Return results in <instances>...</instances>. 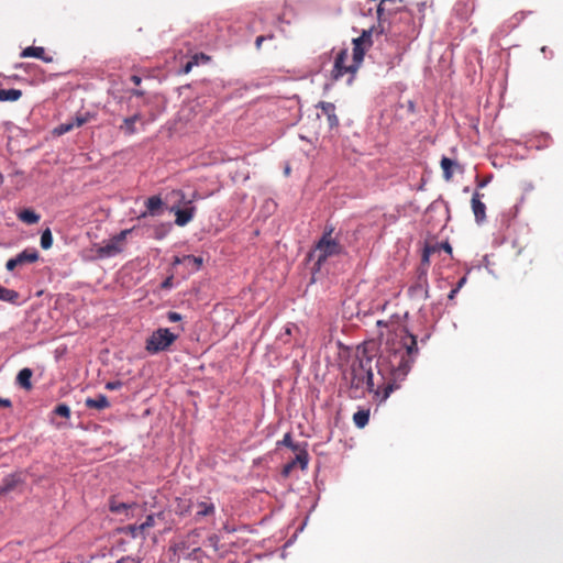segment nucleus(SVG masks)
Returning a JSON list of instances; mask_svg holds the SVG:
<instances>
[{
    "label": "nucleus",
    "instance_id": "f257e3e1",
    "mask_svg": "<svg viewBox=\"0 0 563 563\" xmlns=\"http://www.w3.org/2000/svg\"><path fill=\"white\" fill-rule=\"evenodd\" d=\"M417 340L413 335H407L401 342V347L393 351L387 357L379 358L377 362L378 372L384 375L386 371L390 372L391 379L383 389L380 400H386L395 388L397 382L402 380L410 371L413 362L412 355L417 353Z\"/></svg>",
    "mask_w": 563,
    "mask_h": 563
},
{
    "label": "nucleus",
    "instance_id": "f03ea898",
    "mask_svg": "<svg viewBox=\"0 0 563 563\" xmlns=\"http://www.w3.org/2000/svg\"><path fill=\"white\" fill-rule=\"evenodd\" d=\"M344 378L349 383L347 394L352 399H360L366 391H374L373 357L363 351L352 362Z\"/></svg>",
    "mask_w": 563,
    "mask_h": 563
},
{
    "label": "nucleus",
    "instance_id": "7ed1b4c3",
    "mask_svg": "<svg viewBox=\"0 0 563 563\" xmlns=\"http://www.w3.org/2000/svg\"><path fill=\"white\" fill-rule=\"evenodd\" d=\"M334 228H330V232H323L321 239L317 242L314 249L310 252L309 257L316 260L317 269H321L328 258L338 256L343 253L341 243L332 238Z\"/></svg>",
    "mask_w": 563,
    "mask_h": 563
},
{
    "label": "nucleus",
    "instance_id": "20e7f679",
    "mask_svg": "<svg viewBox=\"0 0 563 563\" xmlns=\"http://www.w3.org/2000/svg\"><path fill=\"white\" fill-rule=\"evenodd\" d=\"M176 340L177 334H174L167 328H159L146 340L145 350L150 354H157L166 351Z\"/></svg>",
    "mask_w": 563,
    "mask_h": 563
},
{
    "label": "nucleus",
    "instance_id": "39448f33",
    "mask_svg": "<svg viewBox=\"0 0 563 563\" xmlns=\"http://www.w3.org/2000/svg\"><path fill=\"white\" fill-rule=\"evenodd\" d=\"M349 52L346 48H342L335 56L333 68L331 70V79L336 81L341 79L344 75L350 74L351 77L349 81L352 80L354 74L358 69V67H354V62L352 60L350 64L347 63Z\"/></svg>",
    "mask_w": 563,
    "mask_h": 563
},
{
    "label": "nucleus",
    "instance_id": "423d86ee",
    "mask_svg": "<svg viewBox=\"0 0 563 563\" xmlns=\"http://www.w3.org/2000/svg\"><path fill=\"white\" fill-rule=\"evenodd\" d=\"M132 230H122L119 234L112 236L104 245L97 247V255L100 258L111 257L122 252L124 241Z\"/></svg>",
    "mask_w": 563,
    "mask_h": 563
},
{
    "label": "nucleus",
    "instance_id": "0eeeda50",
    "mask_svg": "<svg viewBox=\"0 0 563 563\" xmlns=\"http://www.w3.org/2000/svg\"><path fill=\"white\" fill-rule=\"evenodd\" d=\"M484 194L475 190L471 199V207L477 223H483L486 220V206L482 201Z\"/></svg>",
    "mask_w": 563,
    "mask_h": 563
},
{
    "label": "nucleus",
    "instance_id": "6e6552de",
    "mask_svg": "<svg viewBox=\"0 0 563 563\" xmlns=\"http://www.w3.org/2000/svg\"><path fill=\"white\" fill-rule=\"evenodd\" d=\"M139 508L135 503L126 504L115 500L114 498L110 499L109 509L113 514L125 515L128 518L134 517V511Z\"/></svg>",
    "mask_w": 563,
    "mask_h": 563
},
{
    "label": "nucleus",
    "instance_id": "1a4fd4ad",
    "mask_svg": "<svg viewBox=\"0 0 563 563\" xmlns=\"http://www.w3.org/2000/svg\"><path fill=\"white\" fill-rule=\"evenodd\" d=\"M317 107L320 108L322 113L327 117L329 126L331 129L336 128L339 125V118L335 114L334 103L321 101Z\"/></svg>",
    "mask_w": 563,
    "mask_h": 563
},
{
    "label": "nucleus",
    "instance_id": "9d476101",
    "mask_svg": "<svg viewBox=\"0 0 563 563\" xmlns=\"http://www.w3.org/2000/svg\"><path fill=\"white\" fill-rule=\"evenodd\" d=\"M20 56L22 58H27V57L38 58V59H42L45 63H52L53 62V57L52 56H47L45 54L44 47H42V46H29V47L24 48L21 52Z\"/></svg>",
    "mask_w": 563,
    "mask_h": 563
},
{
    "label": "nucleus",
    "instance_id": "9b49d317",
    "mask_svg": "<svg viewBox=\"0 0 563 563\" xmlns=\"http://www.w3.org/2000/svg\"><path fill=\"white\" fill-rule=\"evenodd\" d=\"M164 202L159 196H152L145 201L146 211L141 214V218L146 216H157L163 210Z\"/></svg>",
    "mask_w": 563,
    "mask_h": 563
},
{
    "label": "nucleus",
    "instance_id": "f8f14e48",
    "mask_svg": "<svg viewBox=\"0 0 563 563\" xmlns=\"http://www.w3.org/2000/svg\"><path fill=\"white\" fill-rule=\"evenodd\" d=\"M16 261L19 266H23L26 264H33L38 261L40 254L35 249H25L21 253H19L16 256Z\"/></svg>",
    "mask_w": 563,
    "mask_h": 563
},
{
    "label": "nucleus",
    "instance_id": "ddd939ff",
    "mask_svg": "<svg viewBox=\"0 0 563 563\" xmlns=\"http://www.w3.org/2000/svg\"><path fill=\"white\" fill-rule=\"evenodd\" d=\"M195 210H196L195 207L177 209L175 211V216H176L175 223L178 227H185L187 223H189L192 220Z\"/></svg>",
    "mask_w": 563,
    "mask_h": 563
},
{
    "label": "nucleus",
    "instance_id": "4468645a",
    "mask_svg": "<svg viewBox=\"0 0 563 563\" xmlns=\"http://www.w3.org/2000/svg\"><path fill=\"white\" fill-rule=\"evenodd\" d=\"M85 406L90 409L103 410L110 407V402L106 395H98L96 398H87Z\"/></svg>",
    "mask_w": 563,
    "mask_h": 563
},
{
    "label": "nucleus",
    "instance_id": "2eb2a0df",
    "mask_svg": "<svg viewBox=\"0 0 563 563\" xmlns=\"http://www.w3.org/2000/svg\"><path fill=\"white\" fill-rule=\"evenodd\" d=\"M196 518L200 519L203 517L212 516L216 512V507L210 500L198 501L196 505Z\"/></svg>",
    "mask_w": 563,
    "mask_h": 563
},
{
    "label": "nucleus",
    "instance_id": "dca6fc26",
    "mask_svg": "<svg viewBox=\"0 0 563 563\" xmlns=\"http://www.w3.org/2000/svg\"><path fill=\"white\" fill-rule=\"evenodd\" d=\"M86 122H87L86 118L77 117L71 122H66V123L59 124L57 128L54 129V133L56 135H63V134L71 131L75 126L79 128V126L84 125Z\"/></svg>",
    "mask_w": 563,
    "mask_h": 563
},
{
    "label": "nucleus",
    "instance_id": "f3484780",
    "mask_svg": "<svg viewBox=\"0 0 563 563\" xmlns=\"http://www.w3.org/2000/svg\"><path fill=\"white\" fill-rule=\"evenodd\" d=\"M139 121H141V115L136 113L132 117L125 118L119 129L125 135H132L136 132L135 124Z\"/></svg>",
    "mask_w": 563,
    "mask_h": 563
},
{
    "label": "nucleus",
    "instance_id": "a211bd4d",
    "mask_svg": "<svg viewBox=\"0 0 563 563\" xmlns=\"http://www.w3.org/2000/svg\"><path fill=\"white\" fill-rule=\"evenodd\" d=\"M475 9V0H460L455 10L462 19H466Z\"/></svg>",
    "mask_w": 563,
    "mask_h": 563
},
{
    "label": "nucleus",
    "instance_id": "6ab92c4d",
    "mask_svg": "<svg viewBox=\"0 0 563 563\" xmlns=\"http://www.w3.org/2000/svg\"><path fill=\"white\" fill-rule=\"evenodd\" d=\"M368 49L367 46H365L364 44L360 43L358 41L356 40H353V62H354V67H360L363 59H364V55H365V52Z\"/></svg>",
    "mask_w": 563,
    "mask_h": 563
},
{
    "label": "nucleus",
    "instance_id": "aec40b11",
    "mask_svg": "<svg viewBox=\"0 0 563 563\" xmlns=\"http://www.w3.org/2000/svg\"><path fill=\"white\" fill-rule=\"evenodd\" d=\"M174 264H186L198 271L202 265V258L194 255H184L183 257H175Z\"/></svg>",
    "mask_w": 563,
    "mask_h": 563
},
{
    "label": "nucleus",
    "instance_id": "412c9836",
    "mask_svg": "<svg viewBox=\"0 0 563 563\" xmlns=\"http://www.w3.org/2000/svg\"><path fill=\"white\" fill-rule=\"evenodd\" d=\"M32 375L33 372L30 368H22L16 376V383L19 384L20 387L30 390L32 388Z\"/></svg>",
    "mask_w": 563,
    "mask_h": 563
},
{
    "label": "nucleus",
    "instance_id": "4be33fe9",
    "mask_svg": "<svg viewBox=\"0 0 563 563\" xmlns=\"http://www.w3.org/2000/svg\"><path fill=\"white\" fill-rule=\"evenodd\" d=\"M441 168L443 170V177L446 181L452 180L453 178V168L457 167V163L449 157H442L441 159Z\"/></svg>",
    "mask_w": 563,
    "mask_h": 563
},
{
    "label": "nucleus",
    "instance_id": "5701e85b",
    "mask_svg": "<svg viewBox=\"0 0 563 563\" xmlns=\"http://www.w3.org/2000/svg\"><path fill=\"white\" fill-rule=\"evenodd\" d=\"M18 218L26 224H35L40 221L41 217L32 209H23L19 212Z\"/></svg>",
    "mask_w": 563,
    "mask_h": 563
},
{
    "label": "nucleus",
    "instance_id": "b1692460",
    "mask_svg": "<svg viewBox=\"0 0 563 563\" xmlns=\"http://www.w3.org/2000/svg\"><path fill=\"white\" fill-rule=\"evenodd\" d=\"M19 298L18 291L0 286V301L16 303Z\"/></svg>",
    "mask_w": 563,
    "mask_h": 563
},
{
    "label": "nucleus",
    "instance_id": "393cba45",
    "mask_svg": "<svg viewBox=\"0 0 563 563\" xmlns=\"http://www.w3.org/2000/svg\"><path fill=\"white\" fill-rule=\"evenodd\" d=\"M22 91L19 89L0 88V101H16L21 98Z\"/></svg>",
    "mask_w": 563,
    "mask_h": 563
},
{
    "label": "nucleus",
    "instance_id": "a878e982",
    "mask_svg": "<svg viewBox=\"0 0 563 563\" xmlns=\"http://www.w3.org/2000/svg\"><path fill=\"white\" fill-rule=\"evenodd\" d=\"M369 420V410H358L353 415V421L357 428H364Z\"/></svg>",
    "mask_w": 563,
    "mask_h": 563
},
{
    "label": "nucleus",
    "instance_id": "bb28decb",
    "mask_svg": "<svg viewBox=\"0 0 563 563\" xmlns=\"http://www.w3.org/2000/svg\"><path fill=\"white\" fill-rule=\"evenodd\" d=\"M394 0H380V2L377 5V18L379 22H384L387 19L386 12H389L388 5L394 4Z\"/></svg>",
    "mask_w": 563,
    "mask_h": 563
},
{
    "label": "nucleus",
    "instance_id": "cd10ccee",
    "mask_svg": "<svg viewBox=\"0 0 563 563\" xmlns=\"http://www.w3.org/2000/svg\"><path fill=\"white\" fill-rule=\"evenodd\" d=\"M19 483V478L15 476H8L2 481V485L0 487V495L7 494L15 488Z\"/></svg>",
    "mask_w": 563,
    "mask_h": 563
},
{
    "label": "nucleus",
    "instance_id": "c85d7f7f",
    "mask_svg": "<svg viewBox=\"0 0 563 563\" xmlns=\"http://www.w3.org/2000/svg\"><path fill=\"white\" fill-rule=\"evenodd\" d=\"M374 32H376V30L374 27H372L369 30H364L362 35L356 37L355 40L369 48L373 44L372 35Z\"/></svg>",
    "mask_w": 563,
    "mask_h": 563
},
{
    "label": "nucleus",
    "instance_id": "c756f323",
    "mask_svg": "<svg viewBox=\"0 0 563 563\" xmlns=\"http://www.w3.org/2000/svg\"><path fill=\"white\" fill-rule=\"evenodd\" d=\"M53 245V235L49 229H45L41 235V246L44 250L51 249Z\"/></svg>",
    "mask_w": 563,
    "mask_h": 563
},
{
    "label": "nucleus",
    "instance_id": "7c9ffc66",
    "mask_svg": "<svg viewBox=\"0 0 563 563\" xmlns=\"http://www.w3.org/2000/svg\"><path fill=\"white\" fill-rule=\"evenodd\" d=\"M126 532L131 534L132 538H142L144 539L146 533L144 529H141V525H130L125 528Z\"/></svg>",
    "mask_w": 563,
    "mask_h": 563
},
{
    "label": "nucleus",
    "instance_id": "2f4dec72",
    "mask_svg": "<svg viewBox=\"0 0 563 563\" xmlns=\"http://www.w3.org/2000/svg\"><path fill=\"white\" fill-rule=\"evenodd\" d=\"M296 457L294 461H296V464H299L301 470H305L308 465V453L306 450L296 451Z\"/></svg>",
    "mask_w": 563,
    "mask_h": 563
},
{
    "label": "nucleus",
    "instance_id": "473e14b6",
    "mask_svg": "<svg viewBox=\"0 0 563 563\" xmlns=\"http://www.w3.org/2000/svg\"><path fill=\"white\" fill-rule=\"evenodd\" d=\"M169 229H170V224L169 223L161 224V225L156 227L154 229V238L156 240H162L167 234Z\"/></svg>",
    "mask_w": 563,
    "mask_h": 563
},
{
    "label": "nucleus",
    "instance_id": "72a5a7b5",
    "mask_svg": "<svg viewBox=\"0 0 563 563\" xmlns=\"http://www.w3.org/2000/svg\"><path fill=\"white\" fill-rule=\"evenodd\" d=\"M279 444L285 445L289 449H291L294 452L299 451V445L292 442L291 434L287 432L283 440L279 442Z\"/></svg>",
    "mask_w": 563,
    "mask_h": 563
},
{
    "label": "nucleus",
    "instance_id": "f704fd0d",
    "mask_svg": "<svg viewBox=\"0 0 563 563\" xmlns=\"http://www.w3.org/2000/svg\"><path fill=\"white\" fill-rule=\"evenodd\" d=\"M54 413L68 419L70 417V408L66 404H59L55 407Z\"/></svg>",
    "mask_w": 563,
    "mask_h": 563
},
{
    "label": "nucleus",
    "instance_id": "c9c22d12",
    "mask_svg": "<svg viewBox=\"0 0 563 563\" xmlns=\"http://www.w3.org/2000/svg\"><path fill=\"white\" fill-rule=\"evenodd\" d=\"M155 526V515H148L144 522L141 523V529L147 534L148 530Z\"/></svg>",
    "mask_w": 563,
    "mask_h": 563
},
{
    "label": "nucleus",
    "instance_id": "e433bc0d",
    "mask_svg": "<svg viewBox=\"0 0 563 563\" xmlns=\"http://www.w3.org/2000/svg\"><path fill=\"white\" fill-rule=\"evenodd\" d=\"M435 251L434 246H426L422 254V264L429 265V257L432 252Z\"/></svg>",
    "mask_w": 563,
    "mask_h": 563
},
{
    "label": "nucleus",
    "instance_id": "4c0bfd02",
    "mask_svg": "<svg viewBox=\"0 0 563 563\" xmlns=\"http://www.w3.org/2000/svg\"><path fill=\"white\" fill-rule=\"evenodd\" d=\"M16 267H19V264H18V261H16V257H15V256L7 261V263H5V268H7L8 271H10V272H11V271H13V269H14V268H16Z\"/></svg>",
    "mask_w": 563,
    "mask_h": 563
},
{
    "label": "nucleus",
    "instance_id": "58836bf2",
    "mask_svg": "<svg viewBox=\"0 0 563 563\" xmlns=\"http://www.w3.org/2000/svg\"><path fill=\"white\" fill-rule=\"evenodd\" d=\"M122 386V383L120 380H115V382H108L106 384V388L109 389V390H115V389H119L120 387Z\"/></svg>",
    "mask_w": 563,
    "mask_h": 563
},
{
    "label": "nucleus",
    "instance_id": "ea45409f",
    "mask_svg": "<svg viewBox=\"0 0 563 563\" xmlns=\"http://www.w3.org/2000/svg\"><path fill=\"white\" fill-rule=\"evenodd\" d=\"M167 319L170 322H177V321L181 320V316L179 313H177V312L169 311L168 314H167Z\"/></svg>",
    "mask_w": 563,
    "mask_h": 563
},
{
    "label": "nucleus",
    "instance_id": "a19ab883",
    "mask_svg": "<svg viewBox=\"0 0 563 563\" xmlns=\"http://www.w3.org/2000/svg\"><path fill=\"white\" fill-rule=\"evenodd\" d=\"M196 64H197V62H196V56H195L191 60L187 62V64L184 66V73L185 74L189 73L191 70V68L194 67V65H196Z\"/></svg>",
    "mask_w": 563,
    "mask_h": 563
},
{
    "label": "nucleus",
    "instance_id": "79ce46f5",
    "mask_svg": "<svg viewBox=\"0 0 563 563\" xmlns=\"http://www.w3.org/2000/svg\"><path fill=\"white\" fill-rule=\"evenodd\" d=\"M115 563H140V561L132 556H124L118 560Z\"/></svg>",
    "mask_w": 563,
    "mask_h": 563
},
{
    "label": "nucleus",
    "instance_id": "37998d69",
    "mask_svg": "<svg viewBox=\"0 0 563 563\" xmlns=\"http://www.w3.org/2000/svg\"><path fill=\"white\" fill-rule=\"evenodd\" d=\"M268 38H273V36L271 35V36H268ZM265 40H267V36H264V35H260V36H257V37H256L255 46H256V48H257V49H260V48H261L262 43H263Z\"/></svg>",
    "mask_w": 563,
    "mask_h": 563
},
{
    "label": "nucleus",
    "instance_id": "c03bdc74",
    "mask_svg": "<svg viewBox=\"0 0 563 563\" xmlns=\"http://www.w3.org/2000/svg\"><path fill=\"white\" fill-rule=\"evenodd\" d=\"M295 466H296V461H291L290 463H288V464H286V465L284 466V471H283V473H284L285 475H288V474H289V472H290Z\"/></svg>",
    "mask_w": 563,
    "mask_h": 563
},
{
    "label": "nucleus",
    "instance_id": "a18cd8bd",
    "mask_svg": "<svg viewBox=\"0 0 563 563\" xmlns=\"http://www.w3.org/2000/svg\"><path fill=\"white\" fill-rule=\"evenodd\" d=\"M11 406H12V402L10 399L0 397V407L10 408Z\"/></svg>",
    "mask_w": 563,
    "mask_h": 563
},
{
    "label": "nucleus",
    "instance_id": "49530a36",
    "mask_svg": "<svg viewBox=\"0 0 563 563\" xmlns=\"http://www.w3.org/2000/svg\"><path fill=\"white\" fill-rule=\"evenodd\" d=\"M440 247L446 253H452V246L448 242L441 243Z\"/></svg>",
    "mask_w": 563,
    "mask_h": 563
},
{
    "label": "nucleus",
    "instance_id": "de8ad7c7",
    "mask_svg": "<svg viewBox=\"0 0 563 563\" xmlns=\"http://www.w3.org/2000/svg\"><path fill=\"white\" fill-rule=\"evenodd\" d=\"M131 81H132L134 85L139 86V85L141 84V81H142V79H141V77H140V76H137V75H133V76L131 77Z\"/></svg>",
    "mask_w": 563,
    "mask_h": 563
},
{
    "label": "nucleus",
    "instance_id": "09e8293b",
    "mask_svg": "<svg viewBox=\"0 0 563 563\" xmlns=\"http://www.w3.org/2000/svg\"><path fill=\"white\" fill-rule=\"evenodd\" d=\"M457 292H459V287H454V288L450 291V294H449V299H453V298L456 296V294H457Z\"/></svg>",
    "mask_w": 563,
    "mask_h": 563
},
{
    "label": "nucleus",
    "instance_id": "8fccbe9b",
    "mask_svg": "<svg viewBox=\"0 0 563 563\" xmlns=\"http://www.w3.org/2000/svg\"><path fill=\"white\" fill-rule=\"evenodd\" d=\"M465 282H466V277L464 276L459 280V283L455 287H459V290H460L463 287V285L465 284Z\"/></svg>",
    "mask_w": 563,
    "mask_h": 563
},
{
    "label": "nucleus",
    "instance_id": "3c124183",
    "mask_svg": "<svg viewBox=\"0 0 563 563\" xmlns=\"http://www.w3.org/2000/svg\"><path fill=\"white\" fill-rule=\"evenodd\" d=\"M487 183H488V179H482L477 183V187L483 188L487 185Z\"/></svg>",
    "mask_w": 563,
    "mask_h": 563
},
{
    "label": "nucleus",
    "instance_id": "603ef678",
    "mask_svg": "<svg viewBox=\"0 0 563 563\" xmlns=\"http://www.w3.org/2000/svg\"><path fill=\"white\" fill-rule=\"evenodd\" d=\"M132 93H133L134 96H137V97H142V96H144V91H143V90H139V89H134V90H132Z\"/></svg>",
    "mask_w": 563,
    "mask_h": 563
},
{
    "label": "nucleus",
    "instance_id": "864d4df0",
    "mask_svg": "<svg viewBox=\"0 0 563 563\" xmlns=\"http://www.w3.org/2000/svg\"><path fill=\"white\" fill-rule=\"evenodd\" d=\"M173 195H175L177 197H180L181 199L185 198V194L181 190H174Z\"/></svg>",
    "mask_w": 563,
    "mask_h": 563
},
{
    "label": "nucleus",
    "instance_id": "5fc2aeb1",
    "mask_svg": "<svg viewBox=\"0 0 563 563\" xmlns=\"http://www.w3.org/2000/svg\"><path fill=\"white\" fill-rule=\"evenodd\" d=\"M330 228H333V225L327 224L325 228H324V232H330Z\"/></svg>",
    "mask_w": 563,
    "mask_h": 563
},
{
    "label": "nucleus",
    "instance_id": "6e6d98bb",
    "mask_svg": "<svg viewBox=\"0 0 563 563\" xmlns=\"http://www.w3.org/2000/svg\"><path fill=\"white\" fill-rule=\"evenodd\" d=\"M3 183V176L0 174V185Z\"/></svg>",
    "mask_w": 563,
    "mask_h": 563
}]
</instances>
